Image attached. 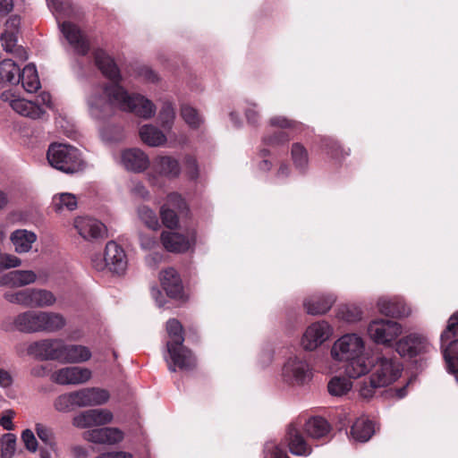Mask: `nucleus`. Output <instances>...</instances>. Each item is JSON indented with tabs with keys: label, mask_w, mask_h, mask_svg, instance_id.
I'll use <instances>...</instances> for the list:
<instances>
[{
	"label": "nucleus",
	"mask_w": 458,
	"mask_h": 458,
	"mask_svg": "<svg viewBox=\"0 0 458 458\" xmlns=\"http://www.w3.org/2000/svg\"><path fill=\"white\" fill-rule=\"evenodd\" d=\"M95 63L111 84L104 88H96L87 99L89 112L97 120L110 116L114 107L134 113L144 119L152 117L156 106L152 101L139 94H128L118 83L121 81L120 71L114 60L102 49L94 52Z\"/></svg>",
	"instance_id": "nucleus-1"
},
{
	"label": "nucleus",
	"mask_w": 458,
	"mask_h": 458,
	"mask_svg": "<svg viewBox=\"0 0 458 458\" xmlns=\"http://www.w3.org/2000/svg\"><path fill=\"white\" fill-rule=\"evenodd\" d=\"M330 354L333 360L346 362L344 371L351 378L365 376L372 369L365 353V341L358 334L349 333L339 337L333 344Z\"/></svg>",
	"instance_id": "nucleus-2"
},
{
	"label": "nucleus",
	"mask_w": 458,
	"mask_h": 458,
	"mask_svg": "<svg viewBox=\"0 0 458 458\" xmlns=\"http://www.w3.org/2000/svg\"><path fill=\"white\" fill-rule=\"evenodd\" d=\"M402 366L394 359L378 357L373 364V372L369 381L360 383L359 393L365 399L371 398L377 388L386 386L401 376Z\"/></svg>",
	"instance_id": "nucleus-3"
},
{
	"label": "nucleus",
	"mask_w": 458,
	"mask_h": 458,
	"mask_svg": "<svg viewBox=\"0 0 458 458\" xmlns=\"http://www.w3.org/2000/svg\"><path fill=\"white\" fill-rule=\"evenodd\" d=\"M49 164L66 174L79 172L83 167V161L78 148L62 143H53L47 150Z\"/></svg>",
	"instance_id": "nucleus-4"
},
{
	"label": "nucleus",
	"mask_w": 458,
	"mask_h": 458,
	"mask_svg": "<svg viewBox=\"0 0 458 458\" xmlns=\"http://www.w3.org/2000/svg\"><path fill=\"white\" fill-rule=\"evenodd\" d=\"M401 333V325L390 319H375L368 327V334L370 339L374 343L385 346H391Z\"/></svg>",
	"instance_id": "nucleus-5"
},
{
	"label": "nucleus",
	"mask_w": 458,
	"mask_h": 458,
	"mask_svg": "<svg viewBox=\"0 0 458 458\" xmlns=\"http://www.w3.org/2000/svg\"><path fill=\"white\" fill-rule=\"evenodd\" d=\"M283 379L289 385L302 386L312 377L309 363L301 357H291L284 363L282 369Z\"/></svg>",
	"instance_id": "nucleus-6"
},
{
	"label": "nucleus",
	"mask_w": 458,
	"mask_h": 458,
	"mask_svg": "<svg viewBox=\"0 0 458 458\" xmlns=\"http://www.w3.org/2000/svg\"><path fill=\"white\" fill-rule=\"evenodd\" d=\"M64 340L47 338L31 343L28 346V354L42 360H57L61 362Z\"/></svg>",
	"instance_id": "nucleus-7"
},
{
	"label": "nucleus",
	"mask_w": 458,
	"mask_h": 458,
	"mask_svg": "<svg viewBox=\"0 0 458 458\" xmlns=\"http://www.w3.org/2000/svg\"><path fill=\"white\" fill-rule=\"evenodd\" d=\"M2 328L4 331L17 330L25 334L40 333V310L21 312L12 321H4Z\"/></svg>",
	"instance_id": "nucleus-8"
},
{
	"label": "nucleus",
	"mask_w": 458,
	"mask_h": 458,
	"mask_svg": "<svg viewBox=\"0 0 458 458\" xmlns=\"http://www.w3.org/2000/svg\"><path fill=\"white\" fill-rule=\"evenodd\" d=\"M333 334L327 321H318L310 325L301 338V346L306 351H313L327 341Z\"/></svg>",
	"instance_id": "nucleus-9"
},
{
	"label": "nucleus",
	"mask_w": 458,
	"mask_h": 458,
	"mask_svg": "<svg viewBox=\"0 0 458 458\" xmlns=\"http://www.w3.org/2000/svg\"><path fill=\"white\" fill-rule=\"evenodd\" d=\"M91 377L92 372L89 369L72 366L57 369L53 373L51 379L58 385H81L87 383Z\"/></svg>",
	"instance_id": "nucleus-10"
},
{
	"label": "nucleus",
	"mask_w": 458,
	"mask_h": 458,
	"mask_svg": "<svg viewBox=\"0 0 458 458\" xmlns=\"http://www.w3.org/2000/svg\"><path fill=\"white\" fill-rule=\"evenodd\" d=\"M167 352L171 362L169 370L174 372L176 368L182 370H191L196 366V360L191 351L185 347L183 344L173 345L166 344Z\"/></svg>",
	"instance_id": "nucleus-11"
},
{
	"label": "nucleus",
	"mask_w": 458,
	"mask_h": 458,
	"mask_svg": "<svg viewBox=\"0 0 458 458\" xmlns=\"http://www.w3.org/2000/svg\"><path fill=\"white\" fill-rule=\"evenodd\" d=\"M4 102H8L10 106L19 114L32 119L40 118L45 111L35 102L17 98L12 90H5L0 96Z\"/></svg>",
	"instance_id": "nucleus-12"
},
{
	"label": "nucleus",
	"mask_w": 458,
	"mask_h": 458,
	"mask_svg": "<svg viewBox=\"0 0 458 458\" xmlns=\"http://www.w3.org/2000/svg\"><path fill=\"white\" fill-rule=\"evenodd\" d=\"M186 208V203L181 195L176 192L170 193L160 209L163 224L168 228H175L178 225V213Z\"/></svg>",
	"instance_id": "nucleus-13"
},
{
	"label": "nucleus",
	"mask_w": 458,
	"mask_h": 458,
	"mask_svg": "<svg viewBox=\"0 0 458 458\" xmlns=\"http://www.w3.org/2000/svg\"><path fill=\"white\" fill-rule=\"evenodd\" d=\"M429 344L425 336L420 334H410L396 344V352L401 356L415 357L428 352Z\"/></svg>",
	"instance_id": "nucleus-14"
},
{
	"label": "nucleus",
	"mask_w": 458,
	"mask_h": 458,
	"mask_svg": "<svg viewBox=\"0 0 458 458\" xmlns=\"http://www.w3.org/2000/svg\"><path fill=\"white\" fill-rule=\"evenodd\" d=\"M76 407L96 406L106 403L109 393L98 387H87L72 391Z\"/></svg>",
	"instance_id": "nucleus-15"
},
{
	"label": "nucleus",
	"mask_w": 458,
	"mask_h": 458,
	"mask_svg": "<svg viewBox=\"0 0 458 458\" xmlns=\"http://www.w3.org/2000/svg\"><path fill=\"white\" fill-rule=\"evenodd\" d=\"M108 270L116 275H123L127 269L128 259L124 250L115 242L110 241L105 249Z\"/></svg>",
	"instance_id": "nucleus-16"
},
{
	"label": "nucleus",
	"mask_w": 458,
	"mask_h": 458,
	"mask_svg": "<svg viewBox=\"0 0 458 458\" xmlns=\"http://www.w3.org/2000/svg\"><path fill=\"white\" fill-rule=\"evenodd\" d=\"M74 227L78 233L88 241L102 237L106 231L102 223L88 216L77 217L74 220Z\"/></svg>",
	"instance_id": "nucleus-17"
},
{
	"label": "nucleus",
	"mask_w": 458,
	"mask_h": 458,
	"mask_svg": "<svg viewBox=\"0 0 458 458\" xmlns=\"http://www.w3.org/2000/svg\"><path fill=\"white\" fill-rule=\"evenodd\" d=\"M86 440L101 445H114L123 439V433L117 428H100L85 433Z\"/></svg>",
	"instance_id": "nucleus-18"
},
{
	"label": "nucleus",
	"mask_w": 458,
	"mask_h": 458,
	"mask_svg": "<svg viewBox=\"0 0 458 458\" xmlns=\"http://www.w3.org/2000/svg\"><path fill=\"white\" fill-rule=\"evenodd\" d=\"M60 28L64 38L79 55H84L88 53L89 49V43L76 25L69 21H64L60 24Z\"/></svg>",
	"instance_id": "nucleus-19"
},
{
	"label": "nucleus",
	"mask_w": 458,
	"mask_h": 458,
	"mask_svg": "<svg viewBox=\"0 0 458 458\" xmlns=\"http://www.w3.org/2000/svg\"><path fill=\"white\" fill-rule=\"evenodd\" d=\"M285 440L287 441L290 452L293 455L306 456L311 454V447L294 423L289 425L285 435Z\"/></svg>",
	"instance_id": "nucleus-20"
},
{
	"label": "nucleus",
	"mask_w": 458,
	"mask_h": 458,
	"mask_svg": "<svg viewBox=\"0 0 458 458\" xmlns=\"http://www.w3.org/2000/svg\"><path fill=\"white\" fill-rule=\"evenodd\" d=\"M160 282L166 294L174 299L182 297V284L177 271L173 267H168L160 273Z\"/></svg>",
	"instance_id": "nucleus-21"
},
{
	"label": "nucleus",
	"mask_w": 458,
	"mask_h": 458,
	"mask_svg": "<svg viewBox=\"0 0 458 458\" xmlns=\"http://www.w3.org/2000/svg\"><path fill=\"white\" fill-rule=\"evenodd\" d=\"M92 356L89 347L82 344H66L64 341L62 352V363H83L88 361Z\"/></svg>",
	"instance_id": "nucleus-22"
},
{
	"label": "nucleus",
	"mask_w": 458,
	"mask_h": 458,
	"mask_svg": "<svg viewBox=\"0 0 458 458\" xmlns=\"http://www.w3.org/2000/svg\"><path fill=\"white\" fill-rule=\"evenodd\" d=\"M335 300L333 294H315L305 299L303 306L310 315H322L331 309Z\"/></svg>",
	"instance_id": "nucleus-23"
},
{
	"label": "nucleus",
	"mask_w": 458,
	"mask_h": 458,
	"mask_svg": "<svg viewBox=\"0 0 458 458\" xmlns=\"http://www.w3.org/2000/svg\"><path fill=\"white\" fill-rule=\"evenodd\" d=\"M378 311L390 317H406L411 313L410 309L400 298L381 297L377 301Z\"/></svg>",
	"instance_id": "nucleus-24"
},
{
	"label": "nucleus",
	"mask_w": 458,
	"mask_h": 458,
	"mask_svg": "<svg viewBox=\"0 0 458 458\" xmlns=\"http://www.w3.org/2000/svg\"><path fill=\"white\" fill-rule=\"evenodd\" d=\"M122 163L127 170L144 171L149 165L148 156L139 148H129L122 153Z\"/></svg>",
	"instance_id": "nucleus-25"
},
{
	"label": "nucleus",
	"mask_w": 458,
	"mask_h": 458,
	"mask_svg": "<svg viewBox=\"0 0 458 458\" xmlns=\"http://www.w3.org/2000/svg\"><path fill=\"white\" fill-rule=\"evenodd\" d=\"M37 239L38 236L34 232L26 229H17L10 234V242L18 254L30 252Z\"/></svg>",
	"instance_id": "nucleus-26"
},
{
	"label": "nucleus",
	"mask_w": 458,
	"mask_h": 458,
	"mask_svg": "<svg viewBox=\"0 0 458 458\" xmlns=\"http://www.w3.org/2000/svg\"><path fill=\"white\" fill-rule=\"evenodd\" d=\"M161 242L165 249L170 252H184L193 244L192 239L174 232H163Z\"/></svg>",
	"instance_id": "nucleus-27"
},
{
	"label": "nucleus",
	"mask_w": 458,
	"mask_h": 458,
	"mask_svg": "<svg viewBox=\"0 0 458 458\" xmlns=\"http://www.w3.org/2000/svg\"><path fill=\"white\" fill-rule=\"evenodd\" d=\"M66 326V318L58 312L40 310V332L55 333Z\"/></svg>",
	"instance_id": "nucleus-28"
},
{
	"label": "nucleus",
	"mask_w": 458,
	"mask_h": 458,
	"mask_svg": "<svg viewBox=\"0 0 458 458\" xmlns=\"http://www.w3.org/2000/svg\"><path fill=\"white\" fill-rule=\"evenodd\" d=\"M154 168L160 175L167 178H176L181 174L179 161L170 156L157 157L154 161Z\"/></svg>",
	"instance_id": "nucleus-29"
},
{
	"label": "nucleus",
	"mask_w": 458,
	"mask_h": 458,
	"mask_svg": "<svg viewBox=\"0 0 458 458\" xmlns=\"http://www.w3.org/2000/svg\"><path fill=\"white\" fill-rule=\"evenodd\" d=\"M29 307L47 308L56 302L55 295L49 290L40 288H29Z\"/></svg>",
	"instance_id": "nucleus-30"
},
{
	"label": "nucleus",
	"mask_w": 458,
	"mask_h": 458,
	"mask_svg": "<svg viewBox=\"0 0 458 458\" xmlns=\"http://www.w3.org/2000/svg\"><path fill=\"white\" fill-rule=\"evenodd\" d=\"M374 433L373 422L366 418H359L351 428L352 438L359 442H367Z\"/></svg>",
	"instance_id": "nucleus-31"
},
{
	"label": "nucleus",
	"mask_w": 458,
	"mask_h": 458,
	"mask_svg": "<svg viewBox=\"0 0 458 458\" xmlns=\"http://www.w3.org/2000/svg\"><path fill=\"white\" fill-rule=\"evenodd\" d=\"M36 280L37 275L32 270H13L5 274V283L12 287H22Z\"/></svg>",
	"instance_id": "nucleus-32"
},
{
	"label": "nucleus",
	"mask_w": 458,
	"mask_h": 458,
	"mask_svg": "<svg viewBox=\"0 0 458 458\" xmlns=\"http://www.w3.org/2000/svg\"><path fill=\"white\" fill-rule=\"evenodd\" d=\"M140 136L141 140L150 147H159L166 141L163 131L151 124L143 125L140 130Z\"/></svg>",
	"instance_id": "nucleus-33"
},
{
	"label": "nucleus",
	"mask_w": 458,
	"mask_h": 458,
	"mask_svg": "<svg viewBox=\"0 0 458 458\" xmlns=\"http://www.w3.org/2000/svg\"><path fill=\"white\" fill-rule=\"evenodd\" d=\"M307 435L313 439H319L329 433V424L321 417L310 418L304 426Z\"/></svg>",
	"instance_id": "nucleus-34"
},
{
	"label": "nucleus",
	"mask_w": 458,
	"mask_h": 458,
	"mask_svg": "<svg viewBox=\"0 0 458 458\" xmlns=\"http://www.w3.org/2000/svg\"><path fill=\"white\" fill-rule=\"evenodd\" d=\"M20 81L27 92H35L40 88L36 66L33 64H27L22 72H20Z\"/></svg>",
	"instance_id": "nucleus-35"
},
{
	"label": "nucleus",
	"mask_w": 458,
	"mask_h": 458,
	"mask_svg": "<svg viewBox=\"0 0 458 458\" xmlns=\"http://www.w3.org/2000/svg\"><path fill=\"white\" fill-rule=\"evenodd\" d=\"M20 68L11 59H4L0 63V79L10 83L20 82Z\"/></svg>",
	"instance_id": "nucleus-36"
},
{
	"label": "nucleus",
	"mask_w": 458,
	"mask_h": 458,
	"mask_svg": "<svg viewBox=\"0 0 458 458\" xmlns=\"http://www.w3.org/2000/svg\"><path fill=\"white\" fill-rule=\"evenodd\" d=\"M52 205L56 212L72 211L77 208V199L72 193H60L53 198Z\"/></svg>",
	"instance_id": "nucleus-37"
},
{
	"label": "nucleus",
	"mask_w": 458,
	"mask_h": 458,
	"mask_svg": "<svg viewBox=\"0 0 458 458\" xmlns=\"http://www.w3.org/2000/svg\"><path fill=\"white\" fill-rule=\"evenodd\" d=\"M293 165L300 172H306L309 165V154L306 148L301 143H293L291 149Z\"/></svg>",
	"instance_id": "nucleus-38"
},
{
	"label": "nucleus",
	"mask_w": 458,
	"mask_h": 458,
	"mask_svg": "<svg viewBox=\"0 0 458 458\" xmlns=\"http://www.w3.org/2000/svg\"><path fill=\"white\" fill-rule=\"evenodd\" d=\"M35 431L38 437L44 443L49 449L55 451L57 447L55 435L50 427L42 423L35 424Z\"/></svg>",
	"instance_id": "nucleus-39"
},
{
	"label": "nucleus",
	"mask_w": 458,
	"mask_h": 458,
	"mask_svg": "<svg viewBox=\"0 0 458 458\" xmlns=\"http://www.w3.org/2000/svg\"><path fill=\"white\" fill-rule=\"evenodd\" d=\"M327 388L331 395L342 396L346 394L352 389V383L345 377H334L329 381Z\"/></svg>",
	"instance_id": "nucleus-40"
},
{
	"label": "nucleus",
	"mask_w": 458,
	"mask_h": 458,
	"mask_svg": "<svg viewBox=\"0 0 458 458\" xmlns=\"http://www.w3.org/2000/svg\"><path fill=\"white\" fill-rule=\"evenodd\" d=\"M166 331L170 340L166 344L178 345L183 344V328L182 324L175 318H171L166 322Z\"/></svg>",
	"instance_id": "nucleus-41"
},
{
	"label": "nucleus",
	"mask_w": 458,
	"mask_h": 458,
	"mask_svg": "<svg viewBox=\"0 0 458 458\" xmlns=\"http://www.w3.org/2000/svg\"><path fill=\"white\" fill-rule=\"evenodd\" d=\"M0 458H13L16 450V437L12 433L4 434L0 440Z\"/></svg>",
	"instance_id": "nucleus-42"
},
{
	"label": "nucleus",
	"mask_w": 458,
	"mask_h": 458,
	"mask_svg": "<svg viewBox=\"0 0 458 458\" xmlns=\"http://www.w3.org/2000/svg\"><path fill=\"white\" fill-rule=\"evenodd\" d=\"M75 407L72 392L60 394L54 401V408L59 412H70Z\"/></svg>",
	"instance_id": "nucleus-43"
},
{
	"label": "nucleus",
	"mask_w": 458,
	"mask_h": 458,
	"mask_svg": "<svg viewBox=\"0 0 458 458\" xmlns=\"http://www.w3.org/2000/svg\"><path fill=\"white\" fill-rule=\"evenodd\" d=\"M140 219L150 229L157 230L159 222L156 213L147 206H141L138 209Z\"/></svg>",
	"instance_id": "nucleus-44"
},
{
	"label": "nucleus",
	"mask_w": 458,
	"mask_h": 458,
	"mask_svg": "<svg viewBox=\"0 0 458 458\" xmlns=\"http://www.w3.org/2000/svg\"><path fill=\"white\" fill-rule=\"evenodd\" d=\"M175 117L174 109L171 103L165 102L159 112L158 119L165 130L171 129Z\"/></svg>",
	"instance_id": "nucleus-45"
},
{
	"label": "nucleus",
	"mask_w": 458,
	"mask_h": 458,
	"mask_svg": "<svg viewBox=\"0 0 458 458\" xmlns=\"http://www.w3.org/2000/svg\"><path fill=\"white\" fill-rule=\"evenodd\" d=\"M4 298L10 303L29 307V288L13 292L4 293Z\"/></svg>",
	"instance_id": "nucleus-46"
},
{
	"label": "nucleus",
	"mask_w": 458,
	"mask_h": 458,
	"mask_svg": "<svg viewBox=\"0 0 458 458\" xmlns=\"http://www.w3.org/2000/svg\"><path fill=\"white\" fill-rule=\"evenodd\" d=\"M181 115L185 123L191 128H198L201 123V118L196 109L190 106H182Z\"/></svg>",
	"instance_id": "nucleus-47"
},
{
	"label": "nucleus",
	"mask_w": 458,
	"mask_h": 458,
	"mask_svg": "<svg viewBox=\"0 0 458 458\" xmlns=\"http://www.w3.org/2000/svg\"><path fill=\"white\" fill-rule=\"evenodd\" d=\"M89 411L93 427L103 426L113 420V413L106 409H91Z\"/></svg>",
	"instance_id": "nucleus-48"
},
{
	"label": "nucleus",
	"mask_w": 458,
	"mask_h": 458,
	"mask_svg": "<svg viewBox=\"0 0 458 458\" xmlns=\"http://www.w3.org/2000/svg\"><path fill=\"white\" fill-rule=\"evenodd\" d=\"M338 317L346 322L352 323L361 319L362 312L355 306L346 305L339 310Z\"/></svg>",
	"instance_id": "nucleus-49"
},
{
	"label": "nucleus",
	"mask_w": 458,
	"mask_h": 458,
	"mask_svg": "<svg viewBox=\"0 0 458 458\" xmlns=\"http://www.w3.org/2000/svg\"><path fill=\"white\" fill-rule=\"evenodd\" d=\"M269 124L275 127L290 128L294 131H302L304 125L299 122L290 120L284 116H275L269 120Z\"/></svg>",
	"instance_id": "nucleus-50"
},
{
	"label": "nucleus",
	"mask_w": 458,
	"mask_h": 458,
	"mask_svg": "<svg viewBox=\"0 0 458 458\" xmlns=\"http://www.w3.org/2000/svg\"><path fill=\"white\" fill-rule=\"evenodd\" d=\"M456 335H458V311L450 317L448 325L441 335V342L446 343Z\"/></svg>",
	"instance_id": "nucleus-51"
},
{
	"label": "nucleus",
	"mask_w": 458,
	"mask_h": 458,
	"mask_svg": "<svg viewBox=\"0 0 458 458\" xmlns=\"http://www.w3.org/2000/svg\"><path fill=\"white\" fill-rule=\"evenodd\" d=\"M21 440L24 444L25 448L30 453H36L38 447V440L34 435V432L26 428L21 432Z\"/></svg>",
	"instance_id": "nucleus-52"
},
{
	"label": "nucleus",
	"mask_w": 458,
	"mask_h": 458,
	"mask_svg": "<svg viewBox=\"0 0 458 458\" xmlns=\"http://www.w3.org/2000/svg\"><path fill=\"white\" fill-rule=\"evenodd\" d=\"M265 458H290L286 452L274 442H268L264 448Z\"/></svg>",
	"instance_id": "nucleus-53"
},
{
	"label": "nucleus",
	"mask_w": 458,
	"mask_h": 458,
	"mask_svg": "<svg viewBox=\"0 0 458 458\" xmlns=\"http://www.w3.org/2000/svg\"><path fill=\"white\" fill-rule=\"evenodd\" d=\"M72 425L79 428L93 427L90 411L88 410L74 416L72 419Z\"/></svg>",
	"instance_id": "nucleus-54"
},
{
	"label": "nucleus",
	"mask_w": 458,
	"mask_h": 458,
	"mask_svg": "<svg viewBox=\"0 0 458 458\" xmlns=\"http://www.w3.org/2000/svg\"><path fill=\"white\" fill-rule=\"evenodd\" d=\"M184 166L187 175L191 179H197L199 176V166L197 160L192 156H186L184 157Z\"/></svg>",
	"instance_id": "nucleus-55"
},
{
	"label": "nucleus",
	"mask_w": 458,
	"mask_h": 458,
	"mask_svg": "<svg viewBox=\"0 0 458 458\" xmlns=\"http://www.w3.org/2000/svg\"><path fill=\"white\" fill-rule=\"evenodd\" d=\"M290 140V136L287 132L278 131L271 136L266 137L264 141L270 146H279Z\"/></svg>",
	"instance_id": "nucleus-56"
},
{
	"label": "nucleus",
	"mask_w": 458,
	"mask_h": 458,
	"mask_svg": "<svg viewBox=\"0 0 458 458\" xmlns=\"http://www.w3.org/2000/svg\"><path fill=\"white\" fill-rule=\"evenodd\" d=\"M47 5L55 15H64L69 11V4L58 0H47Z\"/></svg>",
	"instance_id": "nucleus-57"
},
{
	"label": "nucleus",
	"mask_w": 458,
	"mask_h": 458,
	"mask_svg": "<svg viewBox=\"0 0 458 458\" xmlns=\"http://www.w3.org/2000/svg\"><path fill=\"white\" fill-rule=\"evenodd\" d=\"M0 264L4 268H13L20 267L21 265V260L15 255L3 254L0 257Z\"/></svg>",
	"instance_id": "nucleus-58"
},
{
	"label": "nucleus",
	"mask_w": 458,
	"mask_h": 458,
	"mask_svg": "<svg viewBox=\"0 0 458 458\" xmlns=\"http://www.w3.org/2000/svg\"><path fill=\"white\" fill-rule=\"evenodd\" d=\"M130 191L131 195L138 199H145L149 196L148 191L140 182H132Z\"/></svg>",
	"instance_id": "nucleus-59"
},
{
	"label": "nucleus",
	"mask_w": 458,
	"mask_h": 458,
	"mask_svg": "<svg viewBox=\"0 0 458 458\" xmlns=\"http://www.w3.org/2000/svg\"><path fill=\"white\" fill-rule=\"evenodd\" d=\"M1 42L4 49L7 52H13L16 47V37L12 32H6L2 35Z\"/></svg>",
	"instance_id": "nucleus-60"
},
{
	"label": "nucleus",
	"mask_w": 458,
	"mask_h": 458,
	"mask_svg": "<svg viewBox=\"0 0 458 458\" xmlns=\"http://www.w3.org/2000/svg\"><path fill=\"white\" fill-rule=\"evenodd\" d=\"M15 416V412L13 410H6L3 412L0 418V425L5 430H13L14 426L13 423V419Z\"/></svg>",
	"instance_id": "nucleus-61"
},
{
	"label": "nucleus",
	"mask_w": 458,
	"mask_h": 458,
	"mask_svg": "<svg viewBox=\"0 0 458 458\" xmlns=\"http://www.w3.org/2000/svg\"><path fill=\"white\" fill-rule=\"evenodd\" d=\"M140 247L146 250H153L157 245V241L155 236L150 234H140Z\"/></svg>",
	"instance_id": "nucleus-62"
},
{
	"label": "nucleus",
	"mask_w": 458,
	"mask_h": 458,
	"mask_svg": "<svg viewBox=\"0 0 458 458\" xmlns=\"http://www.w3.org/2000/svg\"><path fill=\"white\" fill-rule=\"evenodd\" d=\"M138 75L148 82H156L158 80L157 73L148 66L140 67Z\"/></svg>",
	"instance_id": "nucleus-63"
},
{
	"label": "nucleus",
	"mask_w": 458,
	"mask_h": 458,
	"mask_svg": "<svg viewBox=\"0 0 458 458\" xmlns=\"http://www.w3.org/2000/svg\"><path fill=\"white\" fill-rule=\"evenodd\" d=\"M92 267L97 271H104L105 269H108V264L106 259V254L102 257L100 254L94 255L91 259Z\"/></svg>",
	"instance_id": "nucleus-64"
}]
</instances>
